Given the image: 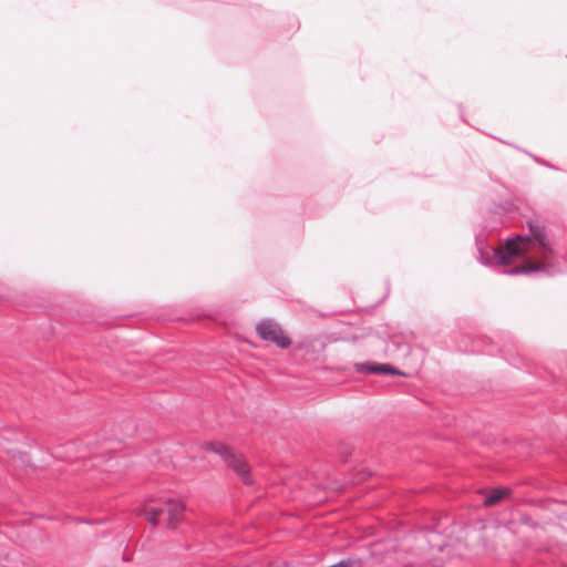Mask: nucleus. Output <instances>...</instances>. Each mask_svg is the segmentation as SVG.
<instances>
[{"label":"nucleus","instance_id":"f257e3e1","mask_svg":"<svg viewBox=\"0 0 567 567\" xmlns=\"http://www.w3.org/2000/svg\"><path fill=\"white\" fill-rule=\"evenodd\" d=\"M526 226L528 229L527 235H517L515 238H508L505 251L501 249L495 250L503 265L509 264L514 256L526 254L532 245L538 249L543 260H546L554 254L545 224L536 217L527 219Z\"/></svg>","mask_w":567,"mask_h":567},{"label":"nucleus","instance_id":"f03ea898","mask_svg":"<svg viewBox=\"0 0 567 567\" xmlns=\"http://www.w3.org/2000/svg\"><path fill=\"white\" fill-rule=\"evenodd\" d=\"M167 514V527L177 529L179 523L184 519L185 505L177 499L167 498L156 505H145L142 515L153 526H157L158 518Z\"/></svg>","mask_w":567,"mask_h":567},{"label":"nucleus","instance_id":"7ed1b4c3","mask_svg":"<svg viewBox=\"0 0 567 567\" xmlns=\"http://www.w3.org/2000/svg\"><path fill=\"white\" fill-rule=\"evenodd\" d=\"M202 449L219 455L227 466L231 467L245 484H252L249 466L243 455L236 454L221 442H207L202 445Z\"/></svg>","mask_w":567,"mask_h":567},{"label":"nucleus","instance_id":"20e7f679","mask_svg":"<svg viewBox=\"0 0 567 567\" xmlns=\"http://www.w3.org/2000/svg\"><path fill=\"white\" fill-rule=\"evenodd\" d=\"M256 333L261 340L272 342L280 349H287L291 344V339L285 333L280 324L270 319L258 322Z\"/></svg>","mask_w":567,"mask_h":567},{"label":"nucleus","instance_id":"39448f33","mask_svg":"<svg viewBox=\"0 0 567 567\" xmlns=\"http://www.w3.org/2000/svg\"><path fill=\"white\" fill-rule=\"evenodd\" d=\"M354 370L358 373H385V374H395V375H403V373L398 370L396 368L386 364V363H372V362H364V363H355Z\"/></svg>","mask_w":567,"mask_h":567},{"label":"nucleus","instance_id":"423d86ee","mask_svg":"<svg viewBox=\"0 0 567 567\" xmlns=\"http://www.w3.org/2000/svg\"><path fill=\"white\" fill-rule=\"evenodd\" d=\"M546 265L544 262H530L526 266H517L511 270L507 271L511 276L516 275H527L530 272H538V271H545Z\"/></svg>","mask_w":567,"mask_h":567},{"label":"nucleus","instance_id":"0eeeda50","mask_svg":"<svg viewBox=\"0 0 567 567\" xmlns=\"http://www.w3.org/2000/svg\"><path fill=\"white\" fill-rule=\"evenodd\" d=\"M511 491L508 488H496L493 489L492 493L485 498V505L493 506L503 498L509 495Z\"/></svg>","mask_w":567,"mask_h":567}]
</instances>
